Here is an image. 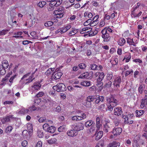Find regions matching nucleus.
Here are the masks:
<instances>
[{
	"label": "nucleus",
	"mask_w": 147,
	"mask_h": 147,
	"mask_svg": "<svg viewBox=\"0 0 147 147\" xmlns=\"http://www.w3.org/2000/svg\"><path fill=\"white\" fill-rule=\"evenodd\" d=\"M9 31L8 30H3L1 31H0V35H5Z\"/></svg>",
	"instance_id": "4d7b16f0"
},
{
	"label": "nucleus",
	"mask_w": 147,
	"mask_h": 147,
	"mask_svg": "<svg viewBox=\"0 0 147 147\" xmlns=\"http://www.w3.org/2000/svg\"><path fill=\"white\" fill-rule=\"evenodd\" d=\"M28 111V110L24 108L22 109H21L19 112L20 113L25 114L27 113Z\"/></svg>",
	"instance_id": "49530a36"
},
{
	"label": "nucleus",
	"mask_w": 147,
	"mask_h": 147,
	"mask_svg": "<svg viewBox=\"0 0 147 147\" xmlns=\"http://www.w3.org/2000/svg\"><path fill=\"white\" fill-rule=\"evenodd\" d=\"M41 86V85L39 82L34 83L33 85L31 86L33 90H38L40 89Z\"/></svg>",
	"instance_id": "ddd939ff"
},
{
	"label": "nucleus",
	"mask_w": 147,
	"mask_h": 147,
	"mask_svg": "<svg viewBox=\"0 0 147 147\" xmlns=\"http://www.w3.org/2000/svg\"><path fill=\"white\" fill-rule=\"evenodd\" d=\"M41 99L40 98H37L34 100V104L35 105H38L41 102Z\"/></svg>",
	"instance_id": "09e8293b"
},
{
	"label": "nucleus",
	"mask_w": 147,
	"mask_h": 147,
	"mask_svg": "<svg viewBox=\"0 0 147 147\" xmlns=\"http://www.w3.org/2000/svg\"><path fill=\"white\" fill-rule=\"evenodd\" d=\"M114 113L115 115L119 116L122 114V111L121 108L118 107L114 109Z\"/></svg>",
	"instance_id": "2eb2a0df"
},
{
	"label": "nucleus",
	"mask_w": 147,
	"mask_h": 147,
	"mask_svg": "<svg viewBox=\"0 0 147 147\" xmlns=\"http://www.w3.org/2000/svg\"><path fill=\"white\" fill-rule=\"evenodd\" d=\"M13 127L11 126H9L7 127L5 129V132L7 133H10L13 129Z\"/></svg>",
	"instance_id": "8fccbe9b"
},
{
	"label": "nucleus",
	"mask_w": 147,
	"mask_h": 147,
	"mask_svg": "<svg viewBox=\"0 0 147 147\" xmlns=\"http://www.w3.org/2000/svg\"><path fill=\"white\" fill-rule=\"evenodd\" d=\"M112 84V82L109 80L106 83L105 86L107 87H110L111 86Z\"/></svg>",
	"instance_id": "338daca9"
},
{
	"label": "nucleus",
	"mask_w": 147,
	"mask_h": 147,
	"mask_svg": "<svg viewBox=\"0 0 147 147\" xmlns=\"http://www.w3.org/2000/svg\"><path fill=\"white\" fill-rule=\"evenodd\" d=\"M73 127L76 131L83 130L84 128V125L82 123H80L74 124Z\"/></svg>",
	"instance_id": "6e6552de"
},
{
	"label": "nucleus",
	"mask_w": 147,
	"mask_h": 147,
	"mask_svg": "<svg viewBox=\"0 0 147 147\" xmlns=\"http://www.w3.org/2000/svg\"><path fill=\"white\" fill-rule=\"evenodd\" d=\"M133 147H140V145L136 141L134 142L133 144Z\"/></svg>",
	"instance_id": "774afa93"
},
{
	"label": "nucleus",
	"mask_w": 147,
	"mask_h": 147,
	"mask_svg": "<svg viewBox=\"0 0 147 147\" xmlns=\"http://www.w3.org/2000/svg\"><path fill=\"white\" fill-rule=\"evenodd\" d=\"M37 136L39 138H42L43 137V133L42 132L38 131L37 132Z\"/></svg>",
	"instance_id": "e2e57ef3"
},
{
	"label": "nucleus",
	"mask_w": 147,
	"mask_h": 147,
	"mask_svg": "<svg viewBox=\"0 0 147 147\" xmlns=\"http://www.w3.org/2000/svg\"><path fill=\"white\" fill-rule=\"evenodd\" d=\"M134 71L132 69L126 71L125 74V76L126 77L127 76L129 75L131 73H133Z\"/></svg>",
	"instance_id": "864d4df0"
},
{
	"label": "nucleus",
	"mask_w": 147,
	"mask_h": 147,
	"mask_svg": "<svg viewBox=\"0 0 147 147\" xmlns=\"http://www.w3.org/2000/svg\"><path fill=\"white\" fill-rule=\"evenodd\" d=\"M6 68L2 67V66H0V75H3L6 73Z\"/></svg>",
	"instance_id": "2f4dec72"
},
{
	"label": "nucleus",
	"mask_w": 147,
	"mask_h": 147,
	"mask_svg": "<svg viewBox=\"0 0 147 147\" xmlns=\"http://www.w3.org/2000/svg\"><path fill=\"white\" fill-rule=\"evenodd\" d=\"M109 101L110 104L112 103L114 105L117 106L118 104V101L114 96L112 95L109 98Z\"/></svg>",
	"instance_id": "9d476101"
},
{
	"label": "nucleus",
	"mask_w": 147,
	"mask_h": 147,
	"mask_svg": "<svg viewBox=\"0 0 147 147\" xmlns=\"http://www.w3.org/2000/svg\"><path fill=\"white\" fill-rule=\"evenodd\" d=\"M103 136V131H100L97 134L95 140H98L100 139Z\"/></svg>",
	"instance_id": "bb28decb"
},
{
	"label": "nucleus",
	"mask_w": 147,
	"mask_h": 147,
	"mask_svg": "<svg viewBox=\"0 0 147 147\" xmlns=\"http://www.w3.org/2000/svg\"><path fill=\"white\" fill-rule=\"evenodd\" d=\"M121 82V78L120 76H118L114 80L113 82V84L117 88L120 87V85Z\"/></svg>",
	"instance_id": "0eeeda50"
},
{
	"label": "nucleus",
	"mask_w": 147,
	"mask_h": 147,
	"mask_svg": "<svg viewBox=\"0 0 147 147\" xmlns=\"http://www.w3.org/2000/svg\"><path fill=\"white\" fill-rule=\"evenodd\" d=\"M49 126L48 124L47 123H45L43 125V128L45 131H47Z\"/></svg>",
	"instance_id": "13d9d810"
},
{
	"label": "nucleus",
	"mask_w": 147,
	"mask_h": 147,
	"mask_svg": "<svg viewBox=\"0 0 147 147\" xmlns=\"http://www.w3.org/2000/svg\"><path fill=\"white\" fill-rule=\"evenodd\" d=\"M120 145L119 142L116 141H113L108 145L107 147H119Z\"/></svg>",
	"instance_id": "4468645a"
},
{
	"label": "nucleus",
	"mask_w": 147,
	"mask_h": 147,
	"mask_svg": "<svg viewBox=\"0 0 147 147\" xmlns=\"http://www.w3.org/2000/svg\"><path fill=\"white\" fill-rule=\"evenodd\" d=\"M144 113V111L143 110L138 111L137 110L136 111V116L137 117H140V116L143 115Z\"/></svg>",
	"instance_id": "b1692460"
},
{
	"label": "nucleus",
	"mask_w": 147,
	"mask_h": 147,
	"mask_svg": "<svg viewBox=\"0 0 147 147\" xmlns=\"http://www.w3.org/2000/svg\"><path fill=\"white\" fill-rule=\"evenodd\" d=\"M62 73L61 72H56L53 74V78L54 79L57 80L59 79L62 76Z\"/></svg>",
	"instance_id": "dca6fc26"
},
{
	"label": "nucleus",
	"mask_w": 147,
	"mask_h": 147,
	"mask_svg": "<svg viewBox=\"0 0 147 147\" xmlns=\"http://www.w3.org/2000/svg\"><path fill=\"white\" fill-rule=\"evenodd\" d=\"M96 98L95 96H89L84 101L83 105L86 107H91V102Z\"/></svg>",
	"instance_id": "f257e3e1"
},
{
	"label": "nucleus",
	"mask_w": 147,
	"mask_h": 147,
	"mask_svg": "<svg viewBox=\"0 0 147 147\" xmlns=\"http://www.w3.org/2000/svg\"><path fill=\"white\" fill-rule=\"evenodd\" d=\"M55 5H54V3H50L49 6L47 7L48 10L49 11H51L54 10V9Z\"/></svg>",
	"instance_id": "7c9ffc66"
},
{
	"label": "nucleus",
	"mask_w": 147,
	"mask_h": 147,
	"mask_svg": "<svg viewBox=\"0 0 147 147\" xmlns=\"http://www.w3.org/2000/svg\"><path fill=\"white\" fill-rule=\"evenodd\" d=\"M80 116H74L72 117L71 119L73 121H80L82 120Z\"/></svg>",
	"instance_id": "ea45409f"
},
{
	"label": "nucleus",
	"mask_w": 147,
	"mask_h": 147,
	"mask_svg": "<svg viewBox=\"0 0 147 147\" xmlns=\"http://www.w3.org/2000/svg\"><path fill=\"white\" fill-rule=\"evenodd\" d=\"M147 105V96L145 95L144 98H142L141 104L140 107L142 109L146 107Z\"/></svg>",
	"instance_id": "f8f14e48"
},
{
	"label": "nucleus",
	"mask_w": 147,
	"mask_h": 147,
	"mask_svg": "<svg viewBox=\"0 0 147 147\" xmlns=\"http://www.w3.org/2000/svg\"><path fill=\"white\" fill-rule=\"evenodd\" d=\"M125 42V39L124 38H122L119 40V45L120 46H123L124 45Z\"/></svg>",
	"instance_id": "473e14b6"
},
{
	"label": "nucleus",
	"mask_w": 147,
	"mask_h": 147,
	"mask_svg": "<svg viewBox=\"0 0 147 147\" xmlns=\"http://www.w3.org/2000/svg\"><path fill=\"white\" fill-rule=\"evenodd\" d=\"M101 33L102 34V37L103 39V41L105 42L109 41L111 39V37L109 36V34L105 32V30H102Z\"/></svg>",
	"instance_id": "20e7f679"
},
{
	"label": "nucleus",
	"mask_w": 147,
	"mask_h": 147,
	"mask_svg": "<svg viewBox=\"0 0 147 147\" xmlns=\"http://www.w3.org/2000/svg\"><path fill=\"white\" fill-rule=\"evenodd\" d=\"M90 83V81H83L81 82L80 84L84 86H89L91 85Z\"/></svg>",
	"instance_id": "aec40b11"
},
{
	"label": "nucleus",
	"mask_w": 147,
	"mask_h": 147,
	"mask_svg": "<svg viewBox=\"0 0 147 147\" xmlns=\"http://www.w3.org/2000/svg\"><path fill=\"white\" fill-rule=\"evenodd\" d=\"M71 27V26L69 25L65 27L62 28V31H61V34H63L69 30Z\"/></svg>",
	"instance_id": "5701e85b"
},
{
	"label": "nucleus",
	"mask_w": 147,
	"mask_h": 147,
	"mask_svg": "<svg viewBox=\"0 0 147 147\" xmlns=\"http://www.w3.org/2000/svg\"><path fill=\"white\" fill-rule=\"evenodd\" d=\"M113 77V73L111 72H109L107 74V79L109 80H111Z\"/></svg>",
	"instance_id": "58836bf2"
},
{
	"label": "nucleus",
	"mask_w": 147,
	"mask_h": 147,
	"mask_svg": "<svg viewBox=\"0 0 147 147\" xmlns=\"http://www.w3.org/2000/svg\"><path fill=\"white\" fill-rule=\"evenodd\" d=\"M62 0H57L56 1L55 0L54 2V5H55V7L58 6L62 3Z\"/></svg>",
	"instance_id": "72a5a7b5"
},
{
	"label": "nucleus",
	"mask_w": 147,
	"mask_h": 147,
	"mask_svg": "<svg viewBox=\"0 0 147 147\" xmlns=\"http://www.w3.org/2000/svg\"><path fill=\"white\" fill-rule=\"evenodd\" d=\"M28 145V142L26 140L23 141L22 142V145L23 147H26Z\"/></svg>",
	"instance_id": "69168bd1"
},
{
	"label": "nucleus",
	"mask_w": 147,
	"mask_h": 147,
	"mask_svg": "<svg viewBox=\"0 0 147 147\" xmlns=\"http://www.w3.org/2000/svg\"><path fill=\"white\" fill-rule=\"evenodd\" d=\"M145 88L144 84H142L138 88V91L140 94H142L143 93Z\"/></svg>",
	"instance_id": "cd10ccee"
},
{
	"label": "nucleus",
	"mask_w": 147,
	"mask_h": 147,
	"mask_svg": "<svg viewBox=\"0 0 147 147\" xmlns=\"http://www.w3.org/2000/svg\"><path fill=\"white\" fill-rule=\"evenodd\" d=\"M131 58V54L130 53H128L125 56L124 58L123 59V61L125 59L126 63L128 62L130 60Z\"/></svg>",
	"instance_id": "a211bd4d"
},
{
	"label": "nucleus",
	"mask_w": 147,
	"mask_h": 147,
	"mask_svg": "<svg viewBox=\"0 0 147 147\" xmlns=\"http://www.w3.org/2000/svg\"><path fill=\"white\" fill-rule=\"evenodd\" d=\"M54 70V68H50L48 69L47 71L45 72V74L47 75H49Z\"/></svg>",
	"instance_id": "e433bc0d"
},
{
	"label": "nucleus",
	"mask_w": 147,
	"mask_h": 147,
	"mask_svg": "<svg viewBox=\"0 0 147 147\" xmlns=\"http://www.w3.org/2000/svg\"><path fill=\"white\" fill-rule=\"evenodd\" d=\"M78 29H74L69 32L68 35L71 36H74L78 32Z\"/></svg>",
	"instance_id": "a878e982"
},
{
	"label": "nucleus",
	"mask_w": 147,
	"mask_h": 147,
	"mask_svg": "<svg viewBox=\"0 0 147 147\" xmlns=\"http://www.w3.org/2000/svg\"><path fill=\"white\" fill-rule=\"evenodd\" d=\"M131 16L132 17L136 18L137 17L139 18L142 14V12L141 11H140L138 14L136 13L135 11H131Z\"/></svg>",
	"instance_id": "6ab92c4d"
},
{
	"label": "nucleus",
	"mask_w": 147,
	"mask_h": 147,
	"mask_svg": "<svg viewBox=\"0 0 147 147\" xmlns=\"http://www.w3.org/2000/svg\"><path fill=\"white\" fill-rule=\"evenodd\" d=\"M10 121V119L7 116L3 117L1 119V121L3 124L5 123Z\"/></svg>",
	"instance_id": "c85d7f7f"
},
{
	"label": "nucleus",
	"mask_w": 147,
	"mask_h": 147,
	"mask_svg": "<svg viewBox=\"0 0 147 147\" xmlns=\"http://www.w3.org/2000/svg\"><path fill=\"white\" fill-rule=\"evenodd\" d=\"M9 64L8 61L6 60H3L2 62L1 65L0 66H2V67L7 69L9 66Z\"/></svg>",
	"instance_id": "4be33fe9"
},
{
	"label": "nucleus",
	"mask_w": 147,
	"mask_h": 147,
	"mask_svg": "<svg viewBox=\"0 0 147 147\" xmlns=\"http://www.w3.org/2000/svg\"><path fill=\"white\" fill-rule=\"evenodd\" d=\"M92 22V20L91 19H88L84 23L83 25L84 26H87L89 25L90 26V25H91V23Z\"/></svg>",
	"instance_id": "37998d69"
},
{
	"label": "nucleus",
	"mask_w": 147,
	"mask_h": 147,
	"mask_svg": "<svg viewBox=\"0 0 147 147\" xmlns=\"http://www.w3.org/2000/svg\"><path fill=\"white\" fill-rule=\"evenodd\" d=\"M47 130V131L50 133H53L55 132V128L53 126H51L49 127Z\"/></svg>",
	"instance_id": "393cba45"
},
{
	"label": "nucleus",
	"mask_w": 147,
	"mask_h": 147,
	"mask_svg": "<svg viewBox=\"0 0 147 147\" xmlns=\"http://www.w3.org/2000/svg\"><path fill=\"white\" fill-rule=\"evenodd\" d=\"M111 128V124L110 122L106 121L103 124V131L105 133H107Z\"/></svg>",
	"instance_id": "423d86ee"
},
{
	"label": "nucleus",
	"mask_w": 147,
	"mask_h": 147,
	"mask_svg": "<svg viewBox=\"0 0 147 147\" xmlns=\"http://www.w3.org/2000/svg\"><path fill=\"white\" fill-rule=\"evenodd\" d=\"M116 106V105H114L112 104V103L110 104L109 103L108 105V108L109 110L110 111H112L113 110V108Z\"/></svg>",
	"instance_id": "de8ad7c7"
},
{
	"label": "nucleus",
	"mask_w": 147,
	"mask_h": 147,
	"mask_svg": "<svg viewBox=\"0 0 147 147\" xmlns=\"http://www.w3.org/2000/svg\"><path fill=\"white\" fill-rule=\"evenodd\" d=\"M124 143L127 146H128L131 145V142L129 139H128L125 140Z\"/></svg>",
	"instance_id": "bf43d9fd"
},
{
	"label": "nucleus",
	"mask_w": 147,
	"mask_h": 147,
	"mask_svg": "<svg viewBox=\"0 0 147 147\" xmlns=\"http://www.w3.org/2000/svg\"><path fill=\"white\" fill-rule=\"evenodd\" d=\"M96 82L97 83L96 85L98 87L97 90L99 91H101L103 88V82L102 81L98 82L97 81H96Z\"/></svg>",
	"instance_id": "f3484780"
},
{
	"label": "nucleus",
	"mask_w": 147,
	"mask_h": 147,
	"mask_svg": "<svg viewBox=\"0 0 147 147\" xmlns=\"http://www.w3.org/2000/svg\"><path fill=\"white\" fill-rule=\"evenodd\" d=\"M67 134L69 136L74 137L77 135V132L75 129H71L68 130Z\"/></svg>",
	"instance_id": "9b49d317"
},
{
	"label": "nucleus",
	"mask_w": 147,
	"mask_h": 147,
	"mask_svg": "<svg viewBox=\"0 0 147 147\" xmlns=\"http://www.w3.org/2000/svg\"><path fill=\"white\" fill-rule=\"evenodd\" d=\"M94 76L96 78L98 77L96 79L98 82H102L105 76L104 73L103 72H96L94 74Z\"/></svg>",
	"instance_id": "39448f33"
},
{
	"label": "nucleus",
	"mask_w": 147,
	"mask_h": 147,
	"mask_svg": "<svg viewBox=\"0 0 147 147\" xmlns=\"http://www.w3.org/2000/svg\"><path fill=\"white\" fill-rule=\"evenodd\" d=\"M118 60L117 58H115L114 60H111L110 62L112 65H116L118 63Z\"/></svg>",
	"instance_id": "79ce46f5"
},
{
	"label": "nucleus",
	"mask_w": 147,
	"mask_h": 147,
	"mask_svg": "<svg viewBox=\"0 0 147 147\" xmlns=\"http://www.w3.org/2000/svg\"><path fill=\"white\" fill-rule=\"evenodd\" d=\"M53 23L52 21H48L45 23V26L46 27L50 26H52Z\"/></svg>",
	"instance_id": "3c124183"
},
{
	"label": "nucleus",
	"mask_w": 147,
	"mask_h": 147,
	"mask_svg": "<svg viewBox=\"0 0 147 147\" xmlns=\"http://www.w3.org/2000/svg\"><path fill=\"white\" fill-rule=\"evenodd\" d=\"M57 141V139L55 138H52L48 140V142L49 144H54Z\"/></svg>",
	"instance_id": "a18cd8bd"
},
{
	"label": "nucleus",
	"mask_w": 147,
	"mask_h": 147,
	"mask_svg": "<svg viewBox=\"0 0 147 147\" xmlns=\"http://www.w3.org/2000/svg\"><path fill=\"white\" fill-rule=\"evenodd\" d=\"M44 93L43 92H40L35 95V97L39 98V97L42 96L44 95Z\"/></svg>",
	"instance_id": "5fc2aeb1"
},
{
	"label": "nucleus",
	"mask_w": 147,
	"mask_h": 147,
	"mask_svg": "<svg viewBox=\"0 0 147 147\" xmlns=\"http://www.w3.org/2000/svg\"><path fill=\"white\" fill-rule=\"evenodd\" d=\"M127 42L129 45H132V43H134V42L133 38H127Z\"/></svg>",
	"instance_id": "a19ab883"
},
{
	"label": "nucleus",
	"mask_w": 147,
	"mask_h": 147,
	"mask_svg": "<svg viewBox=\"0 0 147 147\" xmlns=\"http://www.w3.org/2000/svg\"><path fill=\"white\" fill-rule=\"evenodd\" d=\"M53 89L59 92L64 91L66 90V86L64 84L62 83L57 84L56 85L53 87Z\"/></svg>",
	"instance_id": "7ed1b4c3"
},
{
	"label": "nucleus",
	"mask_w": 147,
	"mask_h": 147,
	"mask_svg": "<svg viewBox=\"0 0 147 147\" xmlns=\"http://www.w3.org/2000/svg\"><path fill=\"white\" fill-rule=\"evenodd\" d=\"M79 67L80 69H84L86 68V65L84 63H82L79 65Z\"/></svg>",
	"instance_id": "052dcab7"
},
{
	"label": "nucleus",
	"mask_w": 147,
	"mask_h": 147,
	"mask_svg": "<svg viewBox=\"0 0 147 147\" xmlns=\"http://www.w3.org/2000/svg\"><path fill=\"white\" fill-rule=\"evenodd\" d=\"M102 30H105V31H106V32H107V31H108L109 32H112L113 30L111 29V28H110V27H105L104 28V29H102Z\"/></svg>",
	"instance_id": "6e6d98bb"
},
{
	"label": "nucleus",
	"mask_w": 147,
	"mask_h": 147,
	"mask_svg": "<svg viewBox=\"0 0 147 147\" xmlns=\"http://www.w3.org/2000/svg\"><path fill=\"white\" fill-rule=\"evenodd\" d=\"M89 27H86L83 28L80 30V33L81 34H83L89 32L88 31L89 29Z\"/></svg>",
	"instance_id": "412c9836"
},
{
	"label": "nucleus",
	"mask_w": 147,
	"mask_h": 147,
	"mask_svg": "<svg viewBox=\"0 0 147 147\" xmlns=\"http://www.w3.org/2000/svg\"><path fill=\"white\" fill-rule=\"evenodd\" d=\"M91 69L92 70H95L96 69L97 66L95 64H91L90 65Z\"/></svg>",
	"instance_id": "680f3d73"
},
{
	"label": "nucleus",
	"mask_w": 147,
	"mask_h": 147,
	"mask_svg": "<svg viewBox=\"0 0 147 147\" xmlns=\"http://www.w3.org/2000/svg\"><path fill=\"white\" fill-rule=\"evenodd\" d=\"M46 3L45 1H41L39 2L38 3V6L40 7H43L45 5Z\"/></svg>",
	"instance_id": "c9c22d12"
},
{
	"label": "nucleus",
	"mask_w": 147,
	"mask_h": 147,
	"mask_svg": "<svg viewBox=\"0 0 147 147\" xmlns=\"http://www.w3.org/2000/svg\"><path fill=\"white\" fill-rule=\"evenodd\" d=\"M122 128L120 127L114 128L111 132L113 134L111 135L109 138L110 139H113L119 135L122 132Z\"/></svg>",
	"instance_id": "f03ea898"
},
{
	"label": "nucleus",
	"mask_w": 147,
	"mask_h": 147,
	"mask_svg": "<svg viewBox=\"0 0 147 147\" xmlns=\"http://www.w3.org/2000/svg\"><path fill=\"white\" fill-rule=\"evenodd\" d=\"M76 18V15L71 14L70 15L68 19L70 22H73L75 21Z\"/></svg>",
	"instance_id": "f704fd0d"
},
{
	"label": "nucleus",
	"mask_w": 147,
	"mask_h": 147,
	"mask_svg": "<svg viewBox=\"0 0 147 147\" xmlns=\"http://www.w3.org/2000/svg\"><path fill=\"white\" fill-rule=\"evenodd\" d=\"M98 33L97 30H95L92 31L89 33V36H92Z\"/></svg>",
	"instance_id": "c03bdc74"
},
{
	"label": "nucleus",
	"mask_w": 147,
	"mask_h": 147,
	"mask_svg": "<svg viewBox=\"0 0 147 147\" xmlns=\"http://www.w3.org/2000/svg\"><path fill=\"white\" fill-rule=\"evenodd\" d=\"M93 123V121H88L86 122L85 124V126L86 127H89L92 125Z\"/></svg>",
	"instance_id": "4c0bfd02"
},
{
	"label": "nucleus",
	"mask_w": 147,
	"mask_h": 147,
	"mask_svg": "<svg viewBox=\"0 0 147 147\" xmlns=\"http://www.w3.org/2000/svg\"><path fill=\"white\" fill-rule=\"evenodd\" d=\"M105 25V22L104 19H102L100 21V23L97 26L100 28L103 27Z\"/></svg>",
	"instance_id": "c756f323"
},
{
	"label": "nucleus",
	"mask_w": 147,
	"mask_h": 147,
	"mask_svg": "<svg viewBox=\"0 0 147 147\" xmlns=\"http://www.w3.org/2000/svg\"><path fill=\"white\" fill-rule=\"evenodd\" d=\"M63 11H59L58 10H55L54 11L53 13L55 15L54 18H60L63 16Z\"/></svg>",
	"instance_id": "1a4fd4ad"
},
{
	"label": "nucleus",
	"mask_w": 147,
	"mask_h": 147,
	"mask_svg": "<svg viewBox=\"0 0 147 147\" xmlns=\"http://www.w3.org/2000/svg\"><path fill=\"white\" fill-rule=\"evenodd\" d=\"M96 88L95 86H92L89 88V90L91 92H93L95 91Z\"/></svg>",
	"instance_id": "0e129e2a"
},
{
	"label": "nucleus",
	"mask_w": 147,
	"mask_h": 147,
	"mask_svg": "<svg viewBox=\"0 0 147 147\" xmlns=\"http://www.w3.org/2000/svg\"><path fill=\"white\" fill-rule=\"evenodd\" d=\"M65 127L63 125L60 126L59 127L58 129V131L59 132H62L65 131Z\"/></svg>",
	"instance_id": "603ef678"
}]
</instances>
